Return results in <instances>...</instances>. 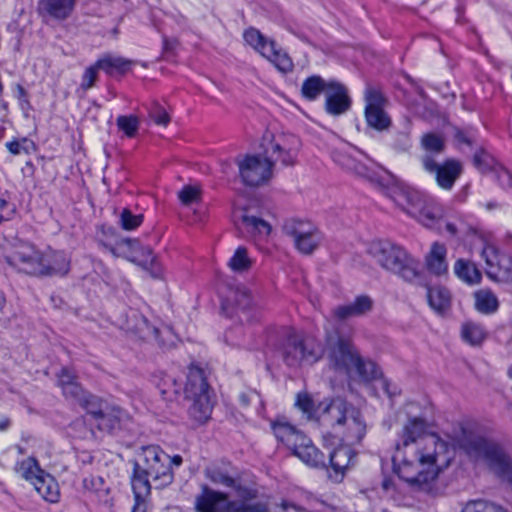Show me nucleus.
Masks as SVG:
<instances>
[{"label":"nucleus","instance_id":"1","mask_svg":"<svg viewBox=\"0 0 512 512\" xmlns=\"http://www.w3.org/2000/svg\"><path fill=\"white\" fill-rule=\"evenodd\" d=\"M445 449V442L435 434H428V423L424 418L410 417L392 456L393 470L411 485H427L437 478L440 472L438 454Z\"/></svg>","mask_w":512,"mask_h":512},{"label":"nucleus","instance_id":"2","mask_svg":"<svg viewBox=\"0 0 512 512\" xmlns=\"http://www.w3.org/2000/svg\"><path fill=\"white\" fill-rule=\"evenodd\" d=\"M139 459L133 463V471L130 478L131 487L151 493L150 479L155 483V488L169 486L174 479L169 455L157 445L144 446L138 455Z\"/></svg>","mask_w":512,"mask_h":512},{"label":"nucleus","instance_id":"3","mask_svg":"<svg viewBox=\"0 0 512 512\" xmlns=\"http://www.w3.org/2000/svg\"><path fill=\"white\" fill-rule=\"evenodd\" d=\"M18 271L32 276H64L70 270V259L63 251L43 254L32 245H21L5 256Z\"/></svg>","mask_w":512,"mask_h":512},{"label":"nucleus","instance_id":"4","mask_svg":"<svg viewBox=\"0 0 512 512\" xmlns=\"http://www.w3.org/2000/svg\"><path fill=\"white\" fill-rule=\"evenodd\" d=\"M370 253L381 267L404 281L426 286L419 262L404 248L389 241H378L371 245Z\"/></svg>","mask_w":512,"mask_h":512},{"label":"nucleus","instance_id":"5","mask_svg":"<svg viewBox=\"0 0 512 512\" xmlns=\"http://www.w3.org/2000/svg\"><path fill=\"white\" fill-rule=\"evenodd\" d=\"M460 446L469 456L484 460L490 470L512 485V458L499 443L463 430Z\"/></svg>","mask_w":512,"mask_h":512},{"label":"nucleus","instance_id":"6","mask_svg":"<svg viewBox=\"0 0 512 512\" xmlns=\"http://www.w3.org/2000/svg\"><path fill=\"white\" fill-rule=\"evenodd\" d=\"M272 429L276 438L305 464L313 468H328L325 455L295 426L284 420H277L272 423Z\"/></svg>","mask_w":512,"mask_h":512},{"label":"nucleus","instance_id":"7","mask_svg":"<svg viewBox=\"0 0 512 512\" xmlns=\"http://www.w3.org/2000/svg\"><path fill=\"white\" fill-rule=\"evenodd\" d=\"M275 356L291 368L302 364H313L321 357V346L312 339H304L294 331H287L283 338L273 345Z\"/></svg>","mask_w":512,"mask_h":512},{"label":"nucleus","instance_id":"8","mask_svg":"<svg viewBox=\"0 0 512 512\" xmlns=\"http://www.w3.org/2000/svg\"><path fill=\"white\" fill-rule=\"evenodd\" d=\"M318 416L323 422L334 427L346 423L354 425L360 438L364 432V425L360 420V412L342 397L324 399L317 406Z\"/></svg>","mask_w":512,"mask_h":512},{"label":"nucleus","instance_id":"9","mask_svg":"<svg viewBox=\"0 0 512 512\" xmlns=\"http://www.w3.org/2000/svg\"><path fill=\"white\" fill-rule=\"evenodd\" d=\"M283 231L293 239L296 249L306 255L311 254L322 240L321 233L312 223L300 219L286 220Z\"/></svg>","mask_w":512,"mask_h":512},{"label":"nucleus","instance_id":"10","mask_svg":"<svg viewBox=\"0 0 512 512\" xmlns=\"http://www.w3.org/2000/svg\"><path fill=\"white\" fill-rule=\"evenodd\" d=\"M236 162L242 182L247 186H259L272 176L273 159L265 155H246Z\"/></svg>","mask_w":512,"mask_h":512},{"label":"nucleus","instance_id":"11","mask_svg":"<svg viewBox=\"0 0 512 512\" xmlns=\"http://www.w3.org/2000/svg\"><path fill=\"white\" fill-rule=\"evenodd\" d=\"M423 170L432 175L438 187L450 191L461 176L463 167L457 159L447 158L443 162L426 160Z\"/></svg>","mask_w":512,"mask_h":512},{"label":"nucleus","instance_id":"12","mask_svg":"<svg viewBox=\"0 0 512 512\" xmlns=\"http://www.w3.org/2000/svg\"><path fill=\"white\" fill-rule=\"evenodd\" d=\"M355 346L347 339L339 337L337 341L328 346L329 365L336 371L350 375L353 365L359 356Z\"/></svg>","mask_w":512,"mask_h":512},{"label":"nucleus","instance_id":"13","mask_svg":"<svg viewBox=\"0 0 512 512\" xmlns=\"http://www.w3.org/2000/svg\"><path fill=\"white\" fill-rule=\"evenodd\" d=\"M383 193L413 217L423 211L427 201L425 195L420 191L409 187H399L394 185L393 182L389 184V189H385Z\"/></svg>","mask_w":512,"mask_h":512},{"label":"nucleus","instance_id":"14","mask_svg":"<svg viewBox=\"0 0 512 512\" xmlns=\"http://www.w3.org/2000/svg\"><path fill=\"white\" fill-rule=\"evenodd\" d=\"M232 502L227 493L202 484L194 498V509L195 512H230Z\"/></svg>","mask_w":512,"mask_h":512},{"label":"nucleus","instance_id":"15","mask_svg":"<svg viewBox=\"0 0 512 512\" xmlns=\"http://www.w3.org/2000/svg\"><path fill=\"white\" fill-rule=\"evenodd\" d=\"M351 103L346 86L337 80H329L325 94V111L329 115L339 116L350 109Z\"/></svg>","mask_w":512,"mask_h":512},{"label":"nucleus","instance_id":"16","mask_svg":"<svg viewBox=\"0 0 512 512\" xmlns=\"http://www.w3.org/2000/svg\"><path fill=\"white\" fill-rule=\"evenodd\" d=\"M356 457L357 454L349 446L335 448L329 455V465L332 469L329 478L335 483L342 482L346 471L354 465Z\"/></svg>","mask_w":512,"mask_h":512},{"label":"nucleus","instance_id":"17","mask_svg":"<svg viewBox=\"0 0 512 512\" xmlns=\"http://www.w3.org/2000/svg\"><path fill=\"white\" fill-rule=\"evenodd\" d=\"M127 248L130 252V260L137 262L142 266L152 265L154 256L152 248L148 245H143L139 239L134 238H121L117 241L116 247L109 246V250L116 254L117 249Z\"/></svg>","mask_w":512,"mask_h":512},{"label":"nucleus","instance_id":"18","mask_svg":"<svg viewBox=\"0 0 512 512\" xmlns=\"http://www.w3.org/2000/svg\"><path fill=\"white\" fill-rule=\"evenodd\" d=\"M76 0H38L37 12L43 18L63 21L74 11Z\"/></svg>","mask_w":512,"mask_h":512},{"label":"nucleus","instance_id":"19","mask_svg":"<svg viewBox=\"0 0 512 512\" xmlns=\"http://www.w3.org/2000/svg\"><path fill=\"white\" fill-rule=\"evenodd\" d=\"M482 256L488 266L486 275L495 282H512V258L509 256H495L497 262L487 255V249H483Z\"/></svg>","mask_w":512,"mask_h":512},{"label":"nucleus","instance_id":"20","mask_svg":"<svg viewBox=\"0 0 512 512\" xmlns=\"http://www.w3.org/2000/svg\"><path fill=\"white\" fill-rule=\"evenodd\" d=\"M420 147L422 154L419 157L421 166H425L426 160L438 161V157L444 153L446 149V143L438 133L428 132L422 135L420 139Z\"/></svg>","mask_w":512,"mask_h":512},{"label":"nucleus","instance_id":"21","mask_svg":"<svg viewBox=\"0 0 512 512\" xmlns=\"http://www.w3.org/2000/svg\"><path fill=\"white\" fill-rule=\"evenodd\" d=\"M184 392L186 396H199L212 393L207 381L206 372L203 368L196 364L190 365Z\"/></svg>","mask_w":512,"mask_h":512},{"label":"nucleus","instance_id":"22","mask_svg":"<svg viewBox=\"0 0 512 512\" xmlns=\"http://www.w3.org/2000/svg\"><path fill=\"white\" fill-rule=\"evenodd\" d=\"M351 169L360 177L367 179L370 183L379 188L382 192L389 189V184L394 180L392 176L381 169L369 167L364 163L353 161Z\"/></svg>","mask_w":512,"mask_h":512},{"label":"nucleus","instance_id":"23","mask_svg":"<svg viewBox=\"0 0 512 512\" xmlns=\"http://www.w3.org/2000/svg\"><path fill=\"white\" fill-rule=\"evenodd\" d=\"M233 302L241 322L250 323L256 319L258 310L254 305L250 291L245 287H238L234 291Z\"/></svg>","mask_w":512,"mask_h":512},{"label":"nucleus","instance_id":"24","mask_svg":"<svg viewBox=\"0 0 512 512\" xmlns=\"http://www.w3.org/2000/svg\"><path fill=\"white\" fill-rule=\"evenodd\" d=\"M373 303L368 295H360L352 303L336 307L333 314L338 320L362 316L372 310Z\"/></svg>","mask_w":512,"mask_h":512},{"label":"nucleus","instance_id":"25","mask_svg":"<svg viewBox=\"0 0 512 512\" xmlns=\"http://www.w3.org/2000/svg\"><path fill=\"white\" fill-rule=\"evenodd\" d=\"M206 477L215 485L233 488L239 479L237 470L231 465H214L205 470Z\"/></svg>","mask_w":512,"mask_h":512},{"label":"nucleus","instance_id":"26","mask_svg":"<svg viewBox=\"0 0 512 512\" xmlns=\"http://www.w3.org/2000/svg\"><path fill=\"white\" fill-rule=\"evenodd\" d=\"M447 248L444 244L434 242L429 253L425 257V264L428 271L436 276H442L448 271L446 261Z\"/></svg>","mask_w":512,"mask_h":512},{"label":"nucleus","instance_id":"27","mask_svg":"<svg viewBox=\"0 0 512 512\" xmlns=\"http://www.w3.org/2000/svg\"><path fill=\"white\" fill-rule=\"evenodd\" d=\"M186 398L192 400V404L188 410L190 418L195 422L196 425L205 424L210 419L212 414L213 406L211 402V394L186 396Z\"/></svg>","mask_w":512,"mask_h":512},{"label":"nucleus","instance_id":"28","mask_svg":"<svg viewBox=\"0 0 512 512\" xmlns=\"http://www.w3.org/2000/svg\"><path fill=\"white\" fill-rule=\"evenodd\" d=\"M453 271L456 277L469 286H475L482 281V272L477 265L465 258H459L455 261Z\"/></svg>","mask_w":512,"mask_h":512},{"label":"nucleus","instance_id":"29","mask_svg":"<svg viewBox=\"0 0 512 512\" xmlns=\"http://www.w3.org/2000/svg\"><path fill=\"white\" fill-rule=\"evenodd\" d=\"M132 61L121 56L105 54L97 60V66L110 77L125 75L131 69Z\"/></svg>","mask_w":512,"mask_h":512},{"label":"nucleus","instance_id":"30","mask_svg":"<svg viewBox=\"0 0 512 512\" xmlns=\"http://www.w3.org/2000/svg\"><path fill=\"white\" fill-rule=\"evenodd\" d=\"M474 309L482 315L495 314L500 306L498 297L489 288H481L473 292Z\"/></svg>","mask_w":512,"mask_h":512},{"label":"nucleus","instance_id":"31","mask_svg":"<svg viewBox=\"0 0 512 512\" xmlns=\"http://www.w3.org/2000/svg\"><path fill=\"white\" fill-rule=\"evenodd\" d=\"M427 301L437 314H445L451 307V293L444 286H427Z\"/></svg>","mask_w":512,"mask_h":512},{"label":"nucleus","instance_id":"32","mask_svg":"<svg viewBox=\"0 0 512 512\" xmlns=\"http://www.w3.org/2000/svg\"><path fill=\"white\" fill-rule=\"evenodd\" d=\"M81 395L76 396L73 401L79 404L95 420L98 416L108 409L109 404L99 396L93 395L86 390H82Z\"/></svg>","mask_w":512,"mask_h":512},{"label":"nucleus","instance_id":"33","mask_svg":"<svg viewBox=\"0 0 512 512\" xmlns=\"http://www.w3.org/2000/svg\"><path fill=\"white\" fill-rule=\"evenodd\" d=\"M267 60H269L280 72L289 73L293 70V62L289 55L277 47L274 40L266 46V50L262 54Z\"/></svg>","mask_w":512,"mask_h":512},{"label":"nucleus","instance_id":"34","mask_svg":"<svg viewBox=\"0 0 512 512\" xmlns=\"http://www.w3.org/2000/svg\"><path fill=\"white\" fill-rule=\"evenodd\" d=\"M57 377L58 385L67 399L73 400L76 396L81 395L83 387L77 381V375L73 369L63 367Z\"/></svg>","mask_w":512,"mask_h":512},{"label":"nucleus","instance_id":"35","mask_svg":"<svg viewBox=\"0 0 512 512\" xmlns=\"http://www.w3.org/2000/svg\"><path fill=\"white\" fill-rule=\"evenodd\" d=\"M122 416L121 409L108 406V409L94 420L95 425L100 431L113 434L121 428Z\"/></svg>","mask_w":512,"mask_h":512},{"label":"nucleus","instance_id":"36","mask_svg":"<svg viewBox=\"0 0 512 512\" xmlns=\"http://www.w3.org/2000/svg\"><path fill=\"white\" fill-rule=\"evenodd\" d=\"M38 494L50 503H56L59 500V486L55 478L49 473L42 474V477L36 480L33 485Z\"/></svg>","mask_w":512,"mask_h":512},{"label":"nucleus","instance_id":"37","mask_svg":"<svg viewBox=\"0 0 512 512\" xmlns=\"http://www.w3.org/2000/svg\"><path fill=\"white\" fill-rule=\"evenodd\" d=\"M329 81L319 75H312L303 81L301 87L302 96L308 101L316 100L322 93L326 94Z\"/></svg>","mask_w":512,"mask_h":512},{"label":"nucleus","instance_id":"38","mask_svg":"<svg viewBox=\"0 0 512 512\" xmlns=\"http://www.w3.org/2000/svg\"><path fill=\"white\" fill-rule=\"evenodd\" d=\"M353 372L364 382L375 380L382 375L380 368L374 361L365 359L360 355L356 359L355 365H353Z\"/></svg>","mask_w":512,"mask_h":512},{"label":"nucleus","instance_id":"39","mask_svg":"<svg viewBox=\"0 0 512 512\" xmlns=\"http://www.w3.org/2000/svg\"><path fill=\"white\" fill-rule=\"evenodd\" d=\"M128 329L132 330L140 338H146L151 335L156 336L158 334V329L150 325L147 318L137 311L131 312L130 320L128 321Z\"/></svg>","mask_w":512,"mask_h":512},{"label":"nucleus","instance_id":"40","mask_svg":"<svg viewBox=\"0 0 512 512\" xmlns=\"http://www.w3.org/2000/svg\"><path fill=\"white\" fill-rule=\"evenodd\" d=\"M17 471L25 480L31 482L32 485L42 477V474L46 473L34 457H28L18 463Z\"/></svg>","mask_w":512,"mask_h":512},{"label":"nucleus","instance_id":"41","mask_svg":"<svg viewBox=\"0 0 512 512\" xmlns=\"http://www.w3.org/2000/svg\"><path fill=\"white\" fill-rule=\"evenodd\" d=\"M461 336L465 342L476 346L484 341L486 332L482 325L474 322H466L462 325Z\"/></svg>","mask_w":512,"mask_h":512},{"label":"nucleus","instance_id":"42","mask_svg":"<svg viewBox=\"0 0 512 512\" xmlns=\"http://www.w3.org/2000/svg\"><path fill=\"white\" fill-rule=\"evenodd\" d=\"M264 154L267 158L273 159V165L276 161H281L284 166H289L294 163L295 155L290 150H284L280 144L270 142L264 148Z\"/></svg>","mask_w":512,"mask_h":512},{"label":"nucleus","instance_id":"43","mask_svg":"<svg viewBox=\"0 0 512 512\" xmlns=\"http://www.w3.org/2000/svg\"><path fill=\"white\" fill-rule=\"evenodd\" d=\"M365 118L368 126L377 131H383L391 125V119L384 111V108L365 110Z\"/></svg>","mask_w":512,"mask_h":512},{"label":"nucleus","instance_id":"44","mask_svg":"<svg viewBox=\"0 0 512 512\" xmlns=\"http://www.w3.org/2000/svg\"><path fill=\"white\" fill-rule=\"evenodd\" d=\"M245 42L254 48L261 55L272 40L265 37L258 29L250 27L243 34Z\"/></svg>","mask_w":512,"mask_h":512},{"label":"nucleus","instance_id":"45","mask_svg":"<svg viewBox=\"0 0 512 512\" xmlns=\"http://www.w3.org/2000/svg\"><path fill=\"white\" fill-rule=\"evenodd\" d=\"M5 147L14 156L20 154L29 155L37 150L35 142L27 137L6 142Z\"/></svg>","mask_w":512,"mask_h":512},{"label":"nucleus","instance_id":"46","mask_svg":"<svg viewBox=\"0 0 512 512\" xmlns=\"http://www.w3.org/2000/svg\"><path fill=\"white\" fill-rule=\"evenodd\" d=\"M461 512H508L506 509L493 502L476 499L468 501Z\"/></svg>","mask_w":512,"mask_h":512},{"label":"nucleus","instance_id":"47","mask_svg":"<svg viewBox=\"0 0 512 512\" xmlns=\"http://www.w3.org/2000/svg\"><path fill=\"white\" fill-rule=\"evenodd\" d=\"M365 110L382 109L386 103V98L380 89L368 85L364 91Z\"/></svg>","mask_w":512,"mask_h":512},{"label":"nucleus","instance_id":"48","mask_svg":"<svg viewBox=\"0 0 512 512\" xmlns=\"http://www.w3.org/2000/svg\"><path fill=\"white\" fill-rule=\"evenodd\" d=\"M230 512H270L269 503L267 501L237 502L233 500L230 505Z\"/></svg>","mask_w":512,"mask_h":512},{"label":"nucleus","instance_id":"49","mask_svg":"<svg viewBox=\"0 0 512 512\" xmlns=\"http://www.w3.org/2000/svg\"><path fill=\"white\" fill-rule=\"evenodd\" d=\"M158 389L164 399L171 400L173 396L180 393L182 384L178 383L175 378L165 375L161 383L158 384Z\"/></svg>","mask_w":512,"mask_h":512},{"label":"nucleus","instance_id":"50","mask_svg":"<svg viewBox=\"0 0 512 512\" xmlns=\"http://www.w3.org/2000/svg\"><path fill=\"white\" fill-rule=\"evenodd\" d=\"M250 266L251 261L248 258L246 248L243 246L238 247L229 260V267L235 272H242L248 270Z\"/></svg>","mask_w":512,"mask_h":512},{"label":"nucleus","instance_id":"51","mask_svg":"<svg viewBox=\"0 0 512 512\" xmlns=\"http://www.w3.org/2000/svg\"><path fill=\"white\" fill-rule=\"evenodd\" d=\"M389 145L397 152H405L412 146L411 137L408 131L392 132Z\"/></svg>","mask_w":512,"mask_h":512},{"label":"nucleus","instance_id":"52","mask_svg":"<svg viewBox=\"0 0 512 512\" xmlns=\"http://www.w3.org/2000/svg\"><path fill=\"white\" fill-rule=\"evenodd\" d=\"M242 223L245 227L251 229L252 232L260 235H269L271 232V225L257 216L243 215Z\"/></svg>","mask_w":512,"mask_h":512},{"label":"nucleus","instance_id":"53","mask_svg":"<svg viewBox=\"0 0 512 512\" xmlns=\"http://www.w3.org/2000/svg\"><path fill=\"white\" fill-rule=\"evenodd\" d=\"M116 124L130 138L134 137L139 129V119L135 115H121L117 118Z\"/></svg>","mask_w":512,"mask_h":512},{"label":"nucleus","instance_id":"54","mask_svg":"<svg viewBox=\"0 0 512 512\" xmlns=\"http://www.w3.org/2000/svg\"><path fill=\"white\" fill-rule=\"evenodd\" d=\"M143 222L142 214H133L130 209L124 208L119 216V223L124 230H134Z\"/></svg>","mask_w":512,"mask_h":512},{"label":"nucleus","instance_id":"55","mask_svg":"<svg viewBox=\"0 0 512 512\" xmlns=\"http://www.w3.org/2000/svg\"><path fill=\"white\" fill-rule=\"evenodd\" d=\"M439 216V209L434 207L432 203L427 200L425 202L423 211H420L419 214L414 217L417 218L423 225L431 227L439 218Z\"/></svg>","mask_w":512,"mask_h":512},{"label":"nucleus","instance_id":"56","mask_svg":"<svg viewBox=\"0 0 512 512\" xmlns=\"http://www.w3.org/2000/svg\"><path fill=\"white\" fill-rule=\"evenodd\" d=\"M100 70L101 69L97 66V61L94 64L88 66L81 76L80 89L83 91H88L94 87Z\"/></svg>","mask_w":512,"mask_h":512},{"label":"nucleus","instance_id":"57","mask_svg":"<svg viewBox=\"0 0 512 512\" xmlns=\"http://www.w3.org/2000/svg\"><path fill=\"white\" fill-rule=\"evenodd\" d=\"M295 405L309 418L313 417L314 414H318L312 398L307 393H298Z\"/></svg>","mask_w":512,"mask_h":512},{"label":"nucleus","instance_id":"58","mask_svg":"<svg viewBox=\"0 0 512 512\" xmlns=\"http://www.w3.org/2000/svg\"><path fill=\"white\" fill-rule=\"evenodd\" d=\"M149 117L157 125L166 126L170 122V117L165 108L156 102L149 107Z\"/></svg>","mask_w":512,"mask_h":512},{"label":"nucleus","instance_id":"59","mask_svg":"<svg viewBox=\"0 0 512 512\" xmlns=\"http://www.w3.org/2000/svg\"><path fill=\"white\" fill-rule=\"evenodd\" d=\"M232 489L236 492L239 498L237 502H249L251 500L256 499L258 495L257 489L248 486H243L240 483V479L237 480L236 486H234Z\"/></svg>","mask_w":512,"mask_h":512},{"label":"nucleus","instance_id":"60","mask_svg":"<svg viewBox=\"0 0 512 512\" xmlns=\"http://www.w3.org/2000/svg\"><path fill=\"white\" fill-rule=\"evenodd\" d=\"M132 492L134 496V505L131 512H146L147 502L151 493H146L136 488H132Z\"/></svg>","mask_w":512,"mask_h":512},{"label":"nucleus","instance_id":"61","mask_svg":"<svg viewBox=\"0 0 512 512\" xmlns=\"http://www.w3.org/2000/svg\"><path fill=\"white\" fill-rule=\"evenodd\" d=\"M16 212V207L14 204L9 203L3 198H0V224L5 221H9L13 218Z\"/></svg>","mask_w":512,"mask_h":512},{"label":"nucleus","instance_id":"62","mask_svg":"<svg viewBox=\"0 0 512 512\" xmlns=\"http://www.w3.org/2000/svg\"><path fill=\"white\" fill-rule=\"evenodd\" d=\"M198 197V191L192 186H185L179 192V199L185 205L191 204Z\"/></svg>","mask_w":512,"mask_h":512},{"label":"nucleus","instance_id":"63","mask_svg":"<svg viewBox=\"0 0 512 512\" xmlns=\"http://www.w3.org/2000/svg\"><path fill=\"white\" fill-rule=\"evenodd\" d=\"M454 136H455V140L459 144H465L467 146H471L473 143L472 135L467 131L457 129Z\"/></svg>","mask_w":512,"mask_h":512},{"label":"nucleus","instance_id":"64","mask_svg":"<svg viewBox=\"0 0 512 512\" xmlns=\"http://www.w3.org/2000/svg\"><path fill=\"white\" fill-rule=\"evenodd\" d=\"M279 508L281 510V512H305V508L293 503V502H290V501H287V500H283L280 505H279Z\"/></svg>","mask_w":512,"mask_h":512}]
</instances>
